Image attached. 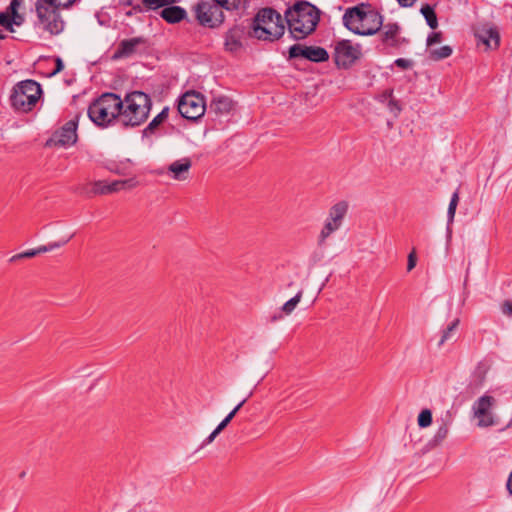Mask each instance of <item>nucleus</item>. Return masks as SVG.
Masks as SVG:
<instances>
[{"mask_svg":"<svg viewBox=\"0 0 512 512\" xmlns=\"http://www.w3.org/2000/svg\"><path fill=\"white\" fill-rule=\"evenodd\" d=\"M321 10L306 0H296L284 12L289 37L295 41L306 39L316 31Z\"/></svg>","mask_w":512,"mask_h":512,"instance_id":"obj_1","label":"nucleus"},{"mask_svg":"<svg viewBox=\"0 0 512 512\" xmlns=\"http://www.w3.org/2000/svg\"><path fill=\"white\" fill-rule=\"evenodd\" d=\"M343 24L351 32L361 36L378 33L383 26V16L370 3H359L346 9Z\"/></svg>","mask_w":512,"mask_h":512,"instance_id":"obj_2","label":"nucleus"},{"mask_svg":"<svg viewBox=\"0 0 512 512\" xmlns=\"http://www.w3.org/2000/svg\"><path fill=\"white\" fill-rule=\"evenodd\" d=\"M286 30L285 19L271 7L261 8L249 23V37L274 42L279 40Z\"/></svg>","mask_w":512,"mask_h":512,"instance_id":"obj_3","label":"nucleus"},{"mask_svg":"<svg viewBox=\"0 0 512 512\" xmlns=\"http://www.w3.org/2000/svg\"><path fill=\"white\" fill-rule=\"evenodd\" d=\"M123 99L116 93L105 92L94 99L88 107V117L99 127H108L116 119L121 122Z\"/></svg>","mask_w":512,"mask_h":512,"instance_id":"obj_4","label":"nucleus"},{"mask_svg":"<svg viewBox=\"0 0 512 512\" xmlns=\"http://www.w3.org/2000/svg\"><path fill=\"white\" fill-rule=\"evenodd\" d=\"M151 108L149 94L139 90L128 92L123 98L121 123L125 127H138L147 121Z\"/></svg>","mask_w":512,"mask_h":512,"instance_id":"obj_5","label":"nucleus"},{"mask_svg":"<svg viewBox=\"0 0 512 512\" xmlns=\"http://www.w3.org/2000/svg\"><path fill=\"white\" fill-rule=\"evenodd\" d=\"M42 94L41 85L35 80H24L17 83L10 95V104L16 111L29 112L37 104Z\"/></svg>","mask_w":512,"mask_h":512,"instance_id":"obj_6","label":"nucleus"},{"mask_svg":"<svg viewBox=\"0 0 512 512\" xmlns=\"http://www.w3.org/2000/svg\"><path fill=\"white\" fill-rule=\"evenodd\" d=\"M62 9L57 4H53L51 0H36L37 24L50 35L60 34L65 27V22L60 14Z\"/></svg>","mask_w":512,"mask_h":512,"instance_id":"obj_7","label":"nucleus"},{"mask_svg":"<svg viewBox=\"0 0 512 512\" xmlns=\"http://www.w3.org/2000/svg\"><path fill=\"white\" fill-rule=\"evenodd\" d=\"M179 114L190 121H196L202 117L206 111L204 96L195 91L184 93L177 106Z\"/></svg>","mask_w":512,"mask_h":512,"instance_id":"obj_8","label":"nucleus"},{"mask_svg":"<svg viewBox=\"0 0 512 512\" xmlns=\"http://www.w3.org/2000/svg\"><path fill=\"white\" fill-rule=\"evenodd\" d=\"M348 209L349 204L345 200L339 201L330 207L328 217L326 218L324 226L318 236V245H324L326 239L332 233L340 229L348 213Z\"/></svg>","mask_w":512,"mask_h":512,"instance_id":"obj_9","label":"nucleus"},{"mask_svg":"<svg viewBox=\"0 0 512 512\" xmlns=\"http://www.w3.org/2000/svg\"><path fill=\"white\" fill-rule=\"evenodd\" d=\"M222 9L216 2L200 1L194 8L195 17L201 26L218 28L225 20Z\"/></svg>","mask_w":512,"mask_h":512,"instance_id":"obj_10","label":"nucleus"},{"mask_svg":"<svg viewBox=\"0 0 512 512\" xmlns=\"http://www.w3.org/2000/svg\"><path fill=\"white\" fill-rule=\"evenodd\" d=\"M360 45L353 46L350 40H340L335 44L333 59L339 69H349L361 57Z\"/></svg>","mask_w":512,"mask_h":512,"instance_id":"obj_11","label":"nucleus"},{"mask_svg":"<svg viewBox=\"0 0 512 512\" xmlns=\"http://www.w3.org/2000/svg\"><path fill=\"white\" fill-rule=\"evenodd\" d=\"M495 404V398L488 394L482 395L473 403L472 413L474 418L477 419L478 427L486 428L494 426L497 423L493 413Z\"/></svg>","mask_w":512,"mask_h":512,"instance_id":"obj_12","label":"nucleus"},{"mask_svg":"<svg viewBox=\"0 0 512 512\" xmlns=\"http://www.w3.org/2000/svg\"><path fill=\"white\" fill-rule=\"evenodd\" d=\"M297 58H304L314 63H323L329 60V53L320 46H306L297 43L289 47L287 60Z\"/></svg>","mask_w":512,"mask_h":512,"instance_id":"obj_13","label":"nucleus"},{"mask_svg":"<svg viewBox=\"0 0 512 512\" xmlns=\"http://www.w3.org/2000/svg\"><path fill=\"white\" fill-rule=\"evenodd\" d=\"M78 117L66 122L60 129L56 130L46 141V147H66L77 141Z\"/></svg>","mask_w":512,"mask_h":512,"instance_id":"obj_14","label":"nucleus"},{"mask_svg":"<svg viewBox=\"0 0 512 512\" xmlns=\"http://www.w3.org/2000/svg\"><path fill=\"white\" fill-rule=\"evenodd\" d=\"M477 44L485 45L486 49L497 50L500 46V33L496 26L483 24L473 28Z\"/></svg>","mask_w":512,"mask_h":512,"instance_id":"obj_15","label":"nucleus"},{"mask_svg":"<svg viewBox=\"0 0 512 512\" xmlns=\"http://www.w3.org/2000/svg\"><path fill=\"white\" fill-rule=\"evenodd\" d=\"M140 48L143 50L147 48V39L145 37L139 36L130 39H124L118 44L112 55V59L118 60L122 58H128L137 53Z\"/></svg>","mask_w":512,"mask_h":512,"instance_id":"obj_16","label":"nucleus"},{"mask_svg":"<svg viewBox=\"0 0 512 512\" xmlns=\"http://www.w3.org/2000/svg\"><path fill=\"white\" fill-rule=\"evenodd\" d=\"M249 36V25L236 24L225 33L224 47L226 51L235 53L242 47V40Z\"/></svg>","mask_w":512,"mask_h":512,"instance_id":"obj_17","label":"nucleus"},{"mask_svg":"<svg viewBox=\"0 0 512 512\" xmlns=\"http://www.w3.org/2000/svg\"><path fill=\"white\" fill-rule=\"evenodd\" d=\"M381 29L380 40L384 46L399 48L403 44L408 43L406 38L400 37L401 28L398 23H387Z\"/></svg>","mask_w":512,"mask_h":512,"instance_id":"obj_18","label":"nucleus"},{"mask_svg":"<svg viewBox=\"0 0 512 512\" xmlns=\"http://www.w3.org/2000/svg\"><path fill=\"white\" fill-rule=\"evenodd\" d=\"M453 423V414L450 411H446L444 415L440 418H437L436 425L437 429L429 441V444L432 447H436L440 445L448 436L449 430Z\"/></svg>","mask_w":512,"mask_h":512,"instance_id":"obj_19","label":"nucleus"},{"mask_svg":"<svg viewBox=\"0 0 512 512\" xmlns=\"http://www.w3.org/2000/svg\"><path fill=\"white\" fill-rule=\"evenodd\" d=\"M234 103L227 96H218L213 98L208 107V115H214L213 120L219 119L224 115H228L233 109Z\"/></svg>","mask_w":512,"mask_h":512,"instance_id":"obj_20","label":"nucleus"},{"mask_svg":"<svg viewBox=\"0 0 512 512\" xmlns=\"http://www.w3.org/2000/svg\"><path fill=\"white\" fill-rule=\"evenodd\" d=\"M192 161L188 157L176 160L167 167V173L177 181H185L189 178Z\"/></svg>","mask_w":512,"mask_h":512,"instance_id":"obj_21","label":"nucleus"},{"mask_svg":"<svg viewBox=\"0 0 512 512\" xmlns=\"http://www.w3.org/2000/svg\"><path fill=\"white\" fill-rule=\"evenodd\" d=\"M72 237L73 234H70L58 241H52L45 245H40L36 248L28 249L26 251L17 253L14 256H37L42 253L53 252L55 249L60 248L67 244Z\"/></svg>","mask_w":512,"mask_h":512,"instance_id":"obj_22","label":"nucleus"},{"mask_svg":"<svg viewBox=\"0 0 512 512\" xmlns=\"http://www.w3.org/2000/svg\"><path fill=\"white\" fill-rule=\"evenodd\" d=\"M160 16L169 24H176L183 21L187 17V12L184 8L170 4L164 6L160 11Z\"/></svg>","mask_w":512,"mask_h":512,"instance_id":"obj_23","label":"nucleus"},{"mask_svg":"<svg viewBox=\"0 0 512 512\" xmlns=\"http://www.w3.org/2000/svg\"><path fill=\"white\" fill-rule=\"evenodd\" d=\"M168 116H169V107L166 106L143 129L142 136L149 137V136H152L153 134H155V131L158 129V127L161 124H163L168 119Z\"/></svg>","mask_w":512,"mask_h":512,"instance_id":"obj_24","label":"nucleus"},{"mask_svg":"<svg viewBox=\"0 0 512 512\" xmlns=\"http://www.w3.org/2000/svg\"><path fill=\"white\" fill-rule=\"evenodd\" d=\"M176 0H141L134 8L135 11H156L159 8L174 4Z\"/></svg>","mask_w":512,"mask_h":512,"instance_id":"obj_25","label":"nucleus"},{"mask_svg":"<svg viewBox=\"0 0 512 512\" xmlns=\"http://www.w3.org/2000/svg\"><path fill=\"white\" fill-rule=\"evenodd\" d=\"M420 12L424 16L427 25L431 29L434 30L438 27V19L433 6L425 4L421 7Z\"/></svg>","mask_w":512,"mask_h":512,"instance_id":"obj_26","label":"nucleus"},{"mask_svg":"<svg viewBox=\"0 0 512 512\" xmlns=\"http://www.w3.org/2000/svg\"><path fill=\"white\" fill-rule=\"evenodd\" d=\"M136 186V181L133 178L125 180H114L109 183V188L106 191L111 193L118 192L125 189H131Z\"/></svg>","mask_w":512,"mask_h":512,"instance_id":"obj_27","label":"nucleus"},{"mask_svg":"<svg viewBox=\"0 0 512 512\" xmlns=\"http://www.w3.org/2000/svg\"><path fill=\"white\" fill-rule=\"evenodd\" d=\"M453 50L450 46L445 45L440 47L439 49H433L429 51V58L434 61H439L451 56Z\"/></svg>","mask_w":512,"mask_h":512,"instance_id":"obj_28","label":"nucleus"},{"mask_svg":"<svg viewBox=\"0 0 512 512\" xmlns=\"http://www.w3.org/2000/svg\"><path fill=\"white\" fill-rule=\"evenodd\" d=\"M301 298H302V291H299L294 297H292L291 299H289L282 305V307H281L282 312H284L286 315L291 314L295 310L297 305L299 304Z\"/></svg>","mask_w":512,"mask_h":512,"instance_id":"obj_29","label":"nucleus"},{"mask_svg":"<svg viewBox=\"0 0 512 512\" xmlns=\"http://www.w3.org/2000/svg\"><path fill=\"white\" fill-rule=\"evenodd\" d=\"M417 424L420 428H427L432 424V412L430 409H423L419 413Z\"/></svg>","mask_w":512,"mask_h":512,"instance_id":"obj_30","label":"nucleus"},{"mask_svg":"<svg viewBox=\"0 0 512 512\" xmlns=\"http://www.w3.org/2000/svg\"><path fill=\"white\" fill-rule=\"evenodd\" d=\"M109 188V183L106 181H96L92 184L91 193L93 195H107L110 191H106Z\"/></svg>","mask_w":512,"mask_h":512,"instance_id":"obj_31","label":"nucleus"},{"mask_svg":"<svg viewBox=\"0 0 512 512\" xmlns=\"http://www.w3.org/2000/svg\"><path fill=\"white\" fill-rule=\"evenodd\" d=\"M459 324V319H455L452 321L449 326L444 330L443 335L440 340V345H442L444 342L449 340L452 336V333L456 330L457 326Z\"/></svg>","mask_w":512,"mask_h":512,"instance_id":"obj_32","label":"nucleus"},{"mask_svg":"<svg viewBox=\"0 0 512 512\" xmlns=\"http://www.w3.org/2000/svg\"><path fill=\"white\" fill-rule=\"evenodd\" d=\"M213 2H216L220 7L227 11L237 9L240 4V0H213Z\"/></svg>","mask_w":512,"mask_h":512,"instance_id":"obj_33","label":"nucleus"},{"mask_svg":"<svg viewBox=\"0 0 512 512\" xmlns=\"http://www.w3.org/2000/svg\"><path fill=\"white\" fill-rule=\"evenodd\" d=\"M0 26L9 32H14L11 16L8 13L0 12Z\"/></svg>","mask_w":512,"mask_h":512,"instance_id":"obj_34","label":"nucleus"},{"mask_svg":"<svg viewBox=\"0 0 512 512\" xmlns=\"http://www.w3.org/2000/svg\"><path fill=\"white\" fill-rule=\"evenodd\" d=\"M387 107L395 117H397L402 110L400 102L396 100L394 97L388 101Z\"/></svg>","mask_w":512,"mask_h":512,"instance_id":"obj_35","label":"nucleus"},{"mask_svg":"<svg viewBox=\"0 0 512 512\" xmlns=\"http://www.w3.org/2000/svg\"><path fill=\"white\" fill-rule=\"evenodd\" d=\"M23 3V0H12L4 13H8L10 16H14L18 13V9Z\"/></svg>","mask_w":512,"mask_h":512,"instance_id":"obj_36","label":"nucleus"},{"mask_svg":"<svg viewBox=\"0 0 512 512\" xmlns=\"http://www.w3.org/2000/svg\"><path fill=\"white\" fill-rule=\"evenodd\" d=\"M443 39V35L441 32H432L427 37V46H432L434 44L440 43Z\"/></svg>","mask_w":512,"mask_h":512,"instance_id":"obj_37","label":"nucleus"},{"mask_svg":"<svg viewBox=\"0 0 512 512\" xmlns=\"http://www.w3.org/2000/svg\"><path fill=\"white\" fill-rule=\"evenodd\" d=\"M394 64H395L397 67H399V68H401V69H403V70H406V69H410V68H412V66H413V64H414V63H413V61H412V60H410V59L398 58V59H396V60L394 61Z\"/></svg>","mask_w":512,"mask_h":512,"instance_id":"obj_38","label":"nucleus"},{"mask_svg":"<svg viewBox=\"0 0 512 512\" xmlns=\"http://www.w3.org/2000/svg\"><path fill=\"white\" fill-rule=\"evenodd\" d=\"M129 512H157L156 505L148 504L143 506H136L131 509Z\"/></svg>","mask_w":512,"mask_h":512,"instance_id":"obj_39","label":"nucleus"},{"mask_svg":"<svg viewBox=\"0 0 512 512\" xmlns=\"http://www.w3.org/2000/svg\"><path fill=\"white\" fill-rule=\"evenodd\" d=\"M220 433L221 430L216 426V428L203 440L202 446L211 444Z\"/></svg>","mask_w":512,"mask_h":512,"instance_id":"obj_40","label":"nucleus"},{"mask_svg":"<svg viewBox=\"0 0 512 512\" xmlns=\"http://www.w3.org/2000/svg\"><path fill=\"white\" fill-rule=\"evenodd\" d=\"M392 98H393V89H386L377 97L378 101L382 102V103H384L386 101L388 102Z\"/></svg>","mask_w":512,"mask_h":512,"instance_id":"obj_41","label":"nucleus"},{"mask_svg":"<svg viewBox=\"0 0 512 512\" xmlns=\"http://www.w3.org/2000/svg\"><path fill=\"white\" fill-rule=\"evenodd\" d=\"M501 311L504 315L511 317L512 316V300H505L501 305Z\"/></svg>","mask_w":512,"mask_h":512,"instance_id":"obj_42","label":"nucleus"},{"mask_svg":"<svg viewBox=\"0 0 512 512\" xmlns=\"http://www.w3.org/2000/svg\"><path fill=\"white\" fill-rule=\"evenodd\" d=\"M63 69H64V63H63L62 59L60 57H56L55 58V68L51 72L50 75L51 76L56 75V74L60 73Z\"/></svg>","mask_w":512,"mask_h":512,"instance_id":"obj_43","label":"nucleus"},{"mask_svg":"<svg viewBox=\"0 0 512 512\" xmlns=\"http://www.w3.org/2000/svg\"><path fill=\"white\" fill-rule=\"evenodd\" d=\"M235 417L231 412H229L226 417L217 425L219 430H224L227 425L231 422V420Z\"/></svg>","mask_w":512,"mask_h":512,"instance_id":"obj_44","label":"nucleus"},{"mask_svg":"<svg viewBox=\"0 0 512 512\" xmlns=\"http://www.w3.org/2000/svg\"><path fill=\"white\" fill-rule=\"evenodd\" d=\"M75 1L76 0H51L53 4H57V6L63 9L71 7Z\"/></svg>","mask_w":512,"mask_h":512,"instance_id":"obj_45","label":"nucleus"},{"mask_svg":"<svg viewBox=\"0 0 512 512\" xmlns=\"http://www.w3.org/2000/svg\"><path fill=\"white\" fill-rule=\"evenodd\" d=\"M12 25L20 26L24 23V15L20 14L19 12L15 14L14 16H11Z\"/></svg>","mask_w":512,"mask_h":512,"instance_id":"obj_46","label":"nucleus"},{"mask_svg":"<svg viewBox=\"0 0 512 512\" xmlns=\"http://www.w3.org/2000/svg\"><path fill=\"white\" fill-rule=\"evenodd\" d=\"M458 202H459V195H458V192L456 191L453 193V195L451 197L449 206L457 208Z\"/></svg>","mask_w":512,"mask_h":512,"instance_id":"obj_47","label":"nucleus"},{"mask_svg":"<svg viewBox=\"0 0 512 512\" xmlns=\"http://www.w3.org/2000/svg\"><path fill=\"white\" fill-rule=\"evenodd\" d=\"M247 399H248V397L244 398L242 401H240L230 412L233 415H236L238 413V411L242 408V406L246 403Z\"/></svg>","mask_w":512,"mask_h":512,"instance_id":"obj_48","label":"nucleus"},{"mask_svg":"<svg viewBox=\"0 0 512 512\" xmlns=\"http://www.w3.org/2000/svg\"><path fill=\"white\" fill-rule=\"evenodd\" d=\"M456 213V208L448 206L447 217L448 221L452 222Z\"/></svg>","mask_w":512,"mask_h":512,"instance_id":"obj_49","label":"nucleus"},{"mask_svg":"<svg viewBox=\"0 0 512 512\" xmlns=\"http://www.w3.org/2000/svg\"><path fill=\"white\" fill-rule=\"evenodd\" d=\"M399 5L402 7H411L416 0H397Z\"/></svg>","mask_w":512,"mask_h":512,"instance_id":"obj_50","label":"nucleus"},{"mask_svg":"<svg viewBox=\"0 0 512 512\" xmlns=\"http://www.w3.org/2000/svg\"><path fill=\"white\" fill-rule=\"evenodd\" d=\"M417 264V258H408L407 271H411Z\"/></svg>","mask_w":512,"mask_h":512,"instance_id":"obj_51","label":"nucleus"},{"mask_svg":"<svg viewBox=\"0 0 512 512\" xmlns=\"http://www.w3.org/2000/svg\"><path fill=\"white\" fill-rule=\"evenodd\" d=\"M137 3H134V0H120L119 1V5L120 6H130V7H133L135 6Z\"/></svg>","mask_w":512,"mask_h":512,"instance_id":"obj_52","label":"nucleus"},{"mask_svg":"<svg viewBox=\"0 0 512 512\" xmlns=\"http://www.w3.org/2000/svg\"><path fill=\"white\" fill-rule=\"evenodd\" d=\"M506 487H507L509 494L512 495V471L510 472V475L508 477Z\"/></svg>","mask_w":512,"mask_h":512,"instance_id":"obj_53","label":"nucleus"},{"mask_svg":"<svg viewBox=\"0 0 512 512\" xmlns=\"http://www.w3.org/2000/svg\"><path fill=\"white\" fill-rule=\"evenodd\" d=\"M135 7H136V5H135V6H133V7H131V9H130L129 11H127V12L125 13V15H126L127 17H132L134 14H137V13H143V12H144V11H135V10H134V8H135Z\"/></svg>","mask_w":512,"mask_h":512,"instance_id":"obj_54","label":"nucleus"},{"mask_svg":"<svg viewBox=\"0 0 512 512\" xmlns=\"http://www.w3.org/2000/svg\"><path fill=\"white\" fill-rule=\"evenodd\" d=\"M407 256H409V257L416 256V250L413 248Z\"/></svg>","mask_w":512,"mask_h":512,"instance_id":"obj_55","label":"nucleus"},{"mask_svg":"<svg viewBox=\"0 0 512 512\" xmlns=\"http://www.w3.org/2000/svg\"><path fill=\"white\" fill-rule=\"evenodd\" d=\"M5 38V35L2 33V31L0 30V40L4 39Z\"/></svg>","mask_w":512,"mask_h":512,"instance_id":"obj_56","label":"nucleus"}]
</instances>
